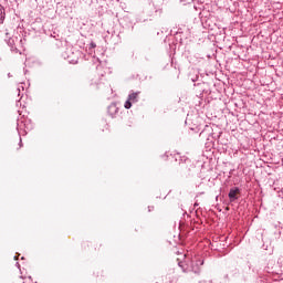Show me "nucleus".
<instances>
[{"instance_id":"1","label":"nucleus","mask_w":283,"mask_h":283,"mask_svg":"<svg viewBox=\"0 0 283 283\" xmlns=\"http://www.w3.org/2000/svg\"><path fill=\"white\" fill-rule=\"evenodd\" d=\"M202 264H205V259L200 255H195L185 262H179V266L182 269L184 273H195L197 275H200Z\"/></svg>"},{"instance_id":"2","label":"nucleus","mask_w":283,"mask_h":283,"mask_svg":"<svg viewBox=\"0 0 283 283\" xmlns=\"http://www.w3.org/2000/svg\"><path fill=\"white\" fill-rule=\"evenodd\" d=\"M6 41L13 54H23L25 52V38L21 35H12L6 33Z\"/></svg>"},{"instance_id":"3","label":"nucleus","mask_w":283,"mask_h":283,"mask_svg":"<svg viewBox=\"0 0 283 283\" xmlns=\"http://www.w3.org/2000/svg\"><path fill=\"white\" fill-rule=\"evenodd\" d=\"M92 61L94 65H96L97 76L103 77L106 74H109V67H107V63L101 62L98 57H93Z\"/></svg>"},{"instance_id":"4","label":"nucleus","mask_w":283,"mask_h":283,"mask_svg":"<svg viewBox=\"0 0 283 283\" xmlns=\"http://www.w3.org/2000/svg\"><path fill=\"white\" fill-rule=\"evenodd\" d=\"M163 160H168V163L174 164V163H187V160H189V158L187 157H182V155H180V153H175V154H170V155H164Z\"/></svg>"},{"instance_id":"5","label":"nucleus","mask_w":283,"mask_h":283,"mask_svg":"<svg viewBox=\"0 0 283 283\" xmlns=\"http://www.w3.org/2000/svg\"><path fill=\"white\" fill-rule=\"evenodd\" d=\"M107 114L111 118H116V114H118V106L116 103H112L107 108Z\"/></svg>"},{"instance_id":"6","label":"nucleus","mask_w":283,"mask_h":283,"mask_svg":"<svg viewBox=\"0 0 283 283\" xmlns=\"http://www.w3.org/2000/svg\"><path fill=\"white\" fill-rule=\"evenodd\" d=\"M19 129H23V132H30L32 129V126L29 124L28 119H21L18 122Z\"/></svg>"},{"instance_id":"7","label":"nucleus","mask_w":283,"mask_h":283,"mask_svg":"<svg viewBox=\"0 0 283 283\" xmlns=\"http://www.w3.org/2000/svg\"><path fill=\"white\" fill-rule=\"evenodd\" d=\"M238 193H240V188L230 189L228 193V198L230 199V202L238 200Z\"/></svg>"},{"instance_id":"8","label":"nucleus","mask_w":283,"mask_h":283,"mask_svg":"<svg viewBox=\"0 0 283 283\" xmlns=\"http://www.w3.org/2000/svg\"><path fill=\"white\" fill-rule=\"evenodd\" d=\"M138 96H140V92H133L128 95V99L133 103H138Z\"/></svg>"},{"instance_id":"9","label":"nucleus","mask_w":283,"mask_h":283,"mask_svg":"<svg viewBox=\"0 0 283 283\" xmlns=\"http://www.w3.org/2000/svg\"><path fill=\"white\" fill-rule=\"evenodd\" d=\"M6 21V9L0 4V25Z\"/></svg>"},{"instance_id":"10","label":"nucleus","mask_w":283,"mask_h":283,"mask_svg":"<svg viewBox=\"0 0 283 283\" xmlns=\"http://www.w3.org/2000/svg\"><path fill=\"white\" fill-rule=\"evenodd\" d=\"M23 281V283H36L34 282V280H32V276H21Z\"/></svg>"},{"instance_id":"11","label":"nucleus","mask_w":283,"mask_h":283,"mask_svg":"<svg viewBox=\"0 0 283 283\" xmlns=\"http://www.w3.org/2000/svg\"><path fill=\"white\" fill-rule=\"evenodd\" d=\"M132 101H129V98L125 102V104H124V107H125V109H132Z\"/></svg>"},{"instance_id":"12","label":"nucleus","mask_w":283,"mask_h":283,"mask_svg":"<svg viewBox=\"0 0 283 283\" xmlns=\"http://www.w3.org/2000/svg\"><path fill=\"white\" fill-rule=\"evenodd\" d=\"M95 48H96V43L91 42V43H90V50H94Z\"/></svg>"},{"instance_id":"13","label":"nucleus","mask_w":283,"mask_h":283,"mask_svg":"<svg viewBox=\"0 0 283 283\" xmlns=\"http://www.w3.org/2000/svg\"><path fill=\"white\" fill-rule=\"evenodd\" d=\"M268 283H283V279H281V280L270 281V282H268Z\"/></svg>"},{"instance_id":"14","label":"nucleus","mask_w":283,"mask_h":283,"mask_svg":"<svg viewBox=\"0 0 283 283\" xmlns=\"http://www.w3.org/2000/svg\"><path fill=\"white\" fill-rule=\"evenodd\" d=\"M17 92H18V96H21V87H18Z\"/></svg>"},{"instance_id":"15","label":"nucleus","mask_w":283,"mask_h":283,"mask_svg":"<svg viewBox=\"0 0 283 283\" xmlns=\"http://www.w3.org/2000/svg\"><path fill=\"white\" fill-rule=\"evenodd\" d=\"M96 249H97V251H99L101 250V244H96L95 251H96Z\"/></svg>"},{"instance_id":"16","label":"nucleus","mask_w":283,"mask_h":283,"mask_svg":"<svg viewBox=\"0 0 283 283\" xmlns=\"http://www.w3.org/2000/svg\"><path fill=\"white\" fill-rule=\"evenodd\" d=\"M19 145H20V147H23V140H21V138H20V142H19Z\"/></svg>"},{"instance_id":"17","label":"nucleus","mask_w":283,"mask_h":283,"mask_svg":"<svg viewBox=\"0 0 283 283\" xmlns=\"http://www.w3.org/2000/svg\"><path fill=\"white\" fill-rule=\"evenodd\" d=\"M72 61V63H77L78 61L77 60H71Z\"/></svg>"}]
</instances>
